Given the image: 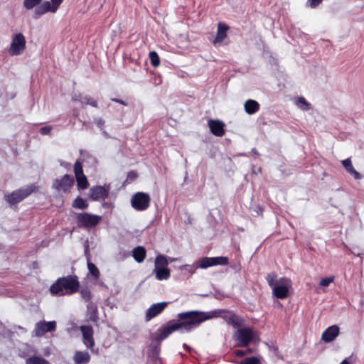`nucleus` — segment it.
<instances>
[{
	"mask_svg": "<svg viewBox=\"0 0 364 364\" xmlns=\"http://www.w3.org/2000/svg\"><path fill=\"white\" fill-rule=\"evenodd\" d=\"M218 312H203L202 311H188L179 313L178 321H171L166 326L159 328L156 333V340L161 341L173 332L180 330L183 333H188L197 328L200 325L217 316Z\"/></svg>",
	"mask_w": 364,
	"mask_h": 364,
	"instance_id": "1",
	"label": "nucleus"
},
{
	"mask_svg": "<svg viewBox=\"0 0 364 364\" xmlns=\"http://www.w3.org/2000/svg\"><path fill=\"white\" fill-rule=\"evenodd\" d=\"M79 285L77 276L69 275L58 278L50 286L49 291L51 295L55 296L70 295L77 291Z\"/></svg>",
	"mask_w": 364,
	"mask_h": 364,
	"instance_id": "2",
	"label": "nucleus"
},
{
	"mask_svg": "<svg viewBox=\"0 0 364 364\" xmlns=\"http://www.w3.org/2000/svg\"><path fill=\"white\" fill-rule=\"evenodd\" d=\"M258 337L257 332L253 328L244 326L239 327L232 335V339L235 341L237 347H247L258 339Z\"/></svg>",
	"mask_w": 364,
	"mask_h": 364,
	"instance_id": "3",
	"label": "nucleus"
},
{
	"mask_svg": "<svg viewBox=\"0 0 364 364\" xmlns=\"http://www.w3.org/2000/svg\"><path fill=\"white\" fill-rule=\"evenodd\" d=\"M36 188V186L31 184L14 191L11 193L5 194L4 198L9 205H13L22 201L24 198L32 193Z\"/></svg>",
	"mask_w": 364,
	"mask_h": 364,
	"instance_id": "4",
	"label": "nucleus"
},
{
	"mask_svg": "<svg viewBox=\"0 0 364 364\" xmlns=\"http://www.w3.org/2000/svg\"><path fill=\"white\" fill-rule=\"evenodd\" d=\"M26 41L21 33H15L11 37L9 53L11 55H19L26 49Z\"/></svg>",
	"mask_w": 364,
	"mask_h": 364,
	"instance_id": "5",
	"label": "nucleus"
},
{
	"mask_svg": "<svg viewBox=\"0 0 364 364\" xmlns=\"http://www.w3.org/2000/svg\"><path fill=\"white\" fill-rule=\"evenodd\" d=\"M218 312L217 316L215 318L221 317L223 318L228 324L232 325L235 328H239L245 324V320L235 314L232 311H227L223 309H215L213 311H210V312Z\"/></svg>",
	"mask_w": 364,
	"mask_h": 364,
	"instance_id": "6",
	"label": "nucleus"
},
{
	"mask_svg": "<svg viewBox=\"0 0 364 364\" xmlns=\"http://www.w3.org/2000/svg\"><path fill=\"white\" fill-rule=\"evenodd\" d=\"M150 196L143 192H137L131 198L132 208L137 211L146 210L150 204Z\"/></svg>",
	"mask_w": 364,
	"mask_h": 364,
	"instance_id": "7",
	"label": "nucleus"
},
{
	"mask_svg": "<svg viewBox=\"0 0 364 364\" xmlns=\"http://www.w3.org/2000/svg\"><path fill=\"white\" fill-rule=\"evenodd\" d=\"M101 219V216L88 213H81L77 215L78 225L85 228L95 227L100 223Z\"/></svg>",
	"mask_w": 364,
	"mask_h": 364,
	"instance_id": "8",
	"label": "nucleus"
},
{
	"mask_svg": "<svg viewBox=\"0 0 364 364\" xmlns=\"http://www.w3.org/2000/svg\"><path fill=\"white\" fill-rule=\"evenodd\" d=\"M291 287L290 279L282 277L278 280V284L272 289L273 295L277 299H284L288 296Z\"/></svg>",
	"mask_w": 364,
	"mask_h": 364,
	"instance_id": "9",
	"label": "nucleus"
},
{
	"mask_svg": "<svg viewBox=\"0 0 364 364\" xmlns=\"http://www.w3.org/2000/svg\"><path fill=\"white\" fill-rule=\"evenodd\" d=\"M228 264V258L226 257H202L198 262V268L207 269L217 265H226Z\"/></svg>",
	"mask_w": 364,
	"mask_h": 364,
	"instance_id": "10",
	"label": "nucleus"
},
{
	"mask_svg": "<svg viewBox=\"0 0 364 364\" xmlns=\"http://www.w3.org/2000/svg\"><path fill=\"white\" fill-rule=\"evenodd\" d=\"M74 184V178L69 174H65L61 178L55 180L53 187L58 192H68Z\"/></svg>",
	"mask_w": 364,
	"mask_h": 364,
	"instance_id": "11",
	"label": "nucleus"
},
{
	"mask_svg": "<svg viewBox=\"0 0 364 364\" xmlns=\"http://www.w3.org/2000/svg\"><path fill=\"white\" fill-rule=\"evenodd\" d=\"M56 330V322L51 321H39L36 323L34 332L37 337L43 336L46 333L53 332Z\"/></svg>",
	"mask_w": 364,
	"mask_h": 364,
	"instance_id": "12",
	"label": "nucleus"
},
{
	"mask_svg": "<svg viewBox=\"0 0 364 364\" xmlns=\"http://www.w3.org/2000/svg\"><path fill=\"white\" fill-rule=\"evenodd\" d=\"M110 186H96L90 188V197L92 200H105L107 198Z\"/></svg>",
	"mask_w": 364,
	"mask_h": 364,
	"instance_id": "13",
	"label": "nucleus"
},
{
	"mask_svg": "<svg viewBox=\"0 0 364 364\" xmlns=\"http://www.w3.org/2000/svg\"><path fill=\"white\" fill-rule=\"evenodd\" d=\"M169 304V302L162 301L152 304L146 311L145 321H149L160 314Z\"/></svg>",
	"mask_w": 364,
	"mask_h": 364,
	"instance_id": "14",
	"label": "nucleus"
},
{
	"mask_svg": "<svg viewBox=\"0 0 364 364\" xmlns=\"http://www.w3.org/2000/svg\"><path fill=\"white\" fill-rule=\"evenodd\" d=\"M80 331L82 334L83 343L87 348H92L95 346V341L93 338V328L91 326H82Z\"/></svg>",
	"mask_w": 364,
	"mask_h": 364,
	"instance_id": "15",
	"label": "nucleus"
},
{
	"mask_svg": "<svg viewBox=\"0 0 364 364\" xmlns=\"http://www.w3.org/2000/svg\"><path fill=\"white\" fill-rule=\"evenodd\" d=\"M339 327L333 325L328 327L321 335V340L325 343H331L339 335Z\"/></svg>",
	"mask_w": 364,
	"mask_h": 364,
	"instance_id": "16",
	"label": "nucleus"
},
{
	"mask_svg": "<svg viewBox=\"0 0 364 364\" xmlns=\"http://www.w3.org/2000/svg\"><path fill=\"white\" fill-rule=\"evenodd\" d=\"M210 132L215 136H222L225 133V124L220 120L211 119L208 122Z\"/></svg>",
	"mask_w": 364,
	"mask_h": 364,
	"instance_id": "17",
	"label": "nucleus"
},
{
	"mask_svg": "<svg viewBox=\"0 0 364 364\" xmlns=\"http://www.w3.org/2000/svg\"><path fill=\"white\" fill-rule=\"evenodd\" d=\"M90 355L87 351L77 350L73 356L75 364H87L90 360Z\"/></svg>",
	"mask_w": 364,
	"mask_h": 364,
	"instance_id": "18",
	"label": "nucleus"
},
{
	"mask_svg": "<svg viewBox=\"0 0 364 364\" xmlns=\"http://www.w3.org/2000/svg\"><path fill=\"white\" fill-rule=\"evenodd\" d=\"M48 12L55 13L50 6V1H43L41 4H38L34 10L35 18H38Z\"/></svg>",
	"mask_w": 364,
	"mask_h": 364,
	"instance_id": "19",
	"label": "nucleus"
},
{
	"mask_svg": "<svg viewBox=\"0 0 364 364\" xmlns=\"http://www.w3.org/2000/svg\"><path fill=\"white\" fill-rule=\"evenodd\" d=\"M244 109L248 114H253L259 109V104L254 100H247L244 104Z\"/></svg>",
	"mask_w": 364,
	"mask_h": 364,
	"instance_id": "20",
	"label": "nucleus"
},
{
	"mask_svg": "<svg viewBox=\"0 0 364 364\" xmlns=\"http://www.w3.org/2000/svg\"><path fill=\"white\" fill-rule=\"evenodd\" d=\"M153 272L155 274L156 279L159 281L167 280L171 275L170 270L167 267H154Z\"/></svg>",
	"mask_w": 364,
	"mask_h": 364,
	"instance_id": "21",
	"label": "nucleus"
},
{
	"mask_svg": "<svg viewBox=\"0 0 364 364\" xmlns=\"http://www.w3.org/2000/svg\"><path fill=\"white\" fill-rule=\"evenodd\" d=\"M146 250L142 246H137L132 251V257L138 263L142 262L146 257Z\"/></svg>",
	"mask_w": 364,
	"mask_h": 364,
	"instance_id": "22",
	"label": "nucleus"
},
{
	"mask_svg": "<svg viewBox=\"0 0 364 364\" xmlns=\"http://www.w3.org/2000/svg\"><path fill=\"white\" fill-rule=\"evenodd\" d=\"M228 26L222 23H219L218 26L217 35L214 40V43L223 41L227 36L226 32L228 30Z\"/></svg>",
	"mask_w": 364,
	"mask_h": 364,
	"instance_id": "23",
	"label": "nucleus"
},
{
	"mask_svg": "<svg viewBox=\"0 0 364 364\" xmlns=\"http://www.w3.org/2000/svg\"><path fill=\"white\" fill-rule=\"evenodd\" d=\"M294 103L298 108L303 111H307L311 108V104L304 97L296 98Z\"/></svg>",
	"mask_w": 364,
	"mask_h": 364,
	"instance_id": "24",
	"label": "nucleus"
},
{
	"mask_svg": "<svg viewBox=\"0 0 364 364\" xmlns=\"http://www.w3.org/2000/svg\"><path fill=\"white\" fill-rule=\"evenodd\" d=\"M26 364H50L49 362L39 355H33L26 360Z\"/></svg>",
	"mask_w": 364,
	"mask_h": 364,
	"instance_id": "25",
	"label": "nucleus"
},
{
	"mask_svg": "<svg viewBox=\"0 0 364 364\" xmlns=\"http://www.w3.org/2000/svg\"><path fill=\"white\" fill-rule=\"evenodd\" d=\"M168 264V262L167 258L164 255H158L155 259L154 267L161 268V267H167Z\"/></svg>",
	"mask_w": 364,
	"mask_h": 364,
	"instance_id": "26",
	"label": "nucleus"
},
{
	"mask_svg": "<svg viewBox=\"0 0 364 364\" xmlns=\"http://www.w3.org/2000/svg\"><path fill=\"white\" fill-rule=\"evenodd\" d=\"M73 207L77 209H86L88 204L81 197L77 196L73 203Z\"/></svg>",
	"mask_w": 364,
	"mask_h": 364,
	"instance_id": "27",
	"label": "nucleus"
},
{
	"mask_svg": "<svg viewBox=\"0 0 364 364\" xmlns=\"http://www.w3.org/2000/svg\"><path fill=\"white\" fill-rule=\"evenodd\" d=\"M77 185L79 189H86L88 186V181L85 175L76 176Z\"/></svg>",
	"mask_w": 364,
	"mask_h": 364,
	"instance_id": "28",
	"label": "nucleus"
},
{
	"mask_svg": "<svg viewBox=\"0 0 364 364\" xmlns=\"http://www.w3.org/2000/svg\"><path fill=\"white\" fill-rule=\"evenodd\" d=\"M277 275L275 272H270L266 277V280L272 289L278 284Z\"/></svg>",
	"mask_w": 364,
	"mask_h": 364,
	"instance_id": "29",
	"label": "nucleus"
},
{
	"mask_svg": "<svg viewBox=\"0 0 364 364\" xmlns=\"http://www.w3.org/2000/svg\"><path fill=\"white\" fill-rule=\"evenodd\" d=\"M79 102L81 103V105H90L93 107H97V101L93 98H91L88 96H84L80 100H79Z\"/></svg>",
	"mask_w": 364,
	"mask_h": 364,
	"instance_id": "30",
	"label": "nucleus"
},
{
	"mask_svg": "<svg viewBox=\"0 0 364 364\" xmlns=\"http://www.w3.org/2000/svg\"><path fill=\"white\" fill-rule=\"evenodd\" d=\"M149 56L152 66L156 68L159 65L160 58L156 51H151Z\"/></svg>",
	"mask_w": 364,
	"mask_h": 364,
	"instance_id": "31",
	"label": "nucleus"
},
{
	"mask_svg": "<svg viewBox=\"0 0 364 364\" xmlns=\"http://www.w3.org/2000/svg\"><path fill=\"white\" fill-rule=\"evenodd\" d=\"M87 269L89 272L95 278L98 279L100 277V271L96 265L90 262H87Z\"/></svg>",
	"mask_w": 364,
	"mask_h": 364,
	"instance_id": "32",
	"label": "nucleus"
},
{
	"mask_svg": "<svg viewBox=\"0 0 364 364\" xmlns=\"http://www.w3.org/2000/svg\"><path fill=\"white\" fill-rule=\"evenodd\" d=\"M80 295L82 299L85 301L88 302L92 298V294L88 287L82 288L80 290Z\"/></svg>",
	"mask_w": 364,
	"mask_h": 364,
	"instance_id": "33",
	"label": "nucleus"
},
{
	"mask_svg": "<svg viewBox=\"0 0 364 364\" xmlns=\"http://www.w3.org/2000/svg\"><path fill=\"white\" fill-rule=\"evenodd\" d=\"M41 1V0H24L23 4L27 10H30L36 8Z\"/></svg>",
	"mask_w": 364,
	"mask_h": 364,
	"instance_id": "34",
	"label": "nucleus"
},
{
	"mask_svg": "<svg viewBox=\"0 0 364 364\" xmlns=\"http://www.w3.org/2000/svg\"><path fill=\"white\" fill-rule=\"evenodd\" d=\"M74 172H75V177L82 176V175H85L83 173L82 165L81 162H80L79 161H76L75 163Z\"/></svg>",
	"mask_w": 364,
	"mask_h": 364,
	"instance_id": "35",
	"label": "nucleus"
},
{
	"mask_svg": "<svg viewBox=\"0 0 364 364\" xmlns=\"http://www.w3.org/2000/svg\"><path fill=\"white\" fill-rule=\"evenodd\" d=\"M240 364H260V359L255 356L249 357L241 361Z\"/></svg>",
	"mask_w": 364,
	"mask_h": 364,
	"instance_id": "36",
	"label": "nucleus"
},
{
	"mask_svg": "<svg viewBox=\"0 0 364 364\" xmlns=\"http://www.w3.org/2000/svg\"><path fill=\"white\" fill-rule=\"evenodd\" d=\"M87 309H88V310H90L91 311L90 318L92 319V320H96V318H97V307L95 306H94V304L92 303H89L87 304Z\"/></svg>",
	"mask_w": 364,
	"mask_h": 364,
	"instance_id": "37",
	"label": "nucleus"
},
{
	"mask_svg": "<svg viewBox=\"0 0 364 364\" xmlns=\"http://www.w3.org/2000/svg\"><path fill=\"white\" fill-rule=\"evenodd\" d=\"M334 280L333 277H325L320 281V285L322 287H328Z\"/></svg>",
	"mask_w": 364,
	"mask_h": 364,
	"instance_id": "38",
	"label": "nucleus"
},
{
	"mask_svg": "<svg viewBox=\"0 0 364 364\" xmlns=\"http://www.w3.org/2000/svg\"><path fill=\"white\" fill-rule=\"evenodd\" d=\"M348 172L355 179V180H360L362 178V175L358 172L353 167L352 168H350Z\"/></svg>",
	"mask_w": 364,
	"mask_h": 364,
	"instance_id": "39",
	"label": "nucleus"
},
{
	"mask_svg": "<svg viewBox=\"0 0 364 364\" xmlns=\"http://www.w3.org/2000/svg\"><path fill=\"white\" fill-rule=\"evenodd\" d=\"M50 6L54 12L57 11L60 4L63 2V0H50Z\"/></svg>",
	"mask_w": 364,
	"mask_h": 364,
	"instance_id": "40",
	"label": "nucleus"
},
{
	"mask_svg": "<svg viewBox=\"0 0 364 364\" xmlns=\"http://www.w3.org/2000/svg\"><path fill=\"white\" fill-rule=\"evenodd\" d=\"M342 164L347 171L353 167L350 158L343 160Z\"/></svg>",
	"mask_w": 364,
	"mask_h": 364,
	"instance_id": "41",
	"label": "nucleus"
},
{
	"mask_svg": "<svg viewBox=\"0 0 364 364\" xmlns=\"http://www.w3.org/2000/svg\"><path fill=\"white\" fill-rule=\"evenodd\" d=\"M51 130H52L51 126H45V127H41L39 132H40L41 134H42V135H48L50 134Z\"/></svg>",
	"mask_w": 364,
	"mask_h": 364,
	"instance_id": "42",
	"label": "nucleus"
},
{
	"mask_svg": "<svg viewBox=\"0 0 364 364\" xmlns=\"http://www.w3.org/2000/svg\"><path fill=\"white\" fill-rule=\"evenodd\" d=\"M322 1V0H308L307 1V4L309 6H310L311 8H315Z\"/></svg>",
	"mask_w": 364,
	"mask_h": 364,
	"instance_id": "43",
	"label": "nucleus"
},
{
	"mask_svg": "<svg viewBox=\"0 0 364 364\" xmlns=\"http://www.w3.org/2000/svg\"><path fill=\"white\" fill-rule=\"evenodd\" d=\"M95 123L97 124V126L101 129H103V127L105 125V120L102 118H96L95 119Z\"/></svg>",
	"mask_w": 364,
	"mask_h": 364,
	"instance_id": "44",
	"label": "nucleus"
},
{
	"mask_svg": "<svg viewBox=\"0 0 364 364\" xmlns=\"http://www.w3.org/2000/svg\"><path fill=\"white\" fill-rule=\"evenodd\" d=\"M111 100L113 101V102L119 103V104H121V105H122L124 106H127V103L125 101L122 100H119V99H117V98H112Z\"/></svg>",
	"mask_w": 364,
	"mask_h": 364,
	"instance_id": "45",
	"label": "nucleus"
},
{
	"mask_svg": "<svg viewBox=\"0 0 364 364\" xmlns=\"http://www.w3.org/2000/svg\"><path fill=\"white\" fill-rule=\"evenodd\" d=\"M84 96H82L80 94H74L72 96V100L75 102H79V100H80Z\"/></svg>",
	"mask_w": 364,
	"mask_h": 364,
	"instance_id": "46",
	"label": "nucleus"
},
{
	"mask_svg": "<svg viewBox=\"0 0 364 364\" xmlns=\"http://www.w3.org/2000/svg\"><path fill=\"white\" fill-rule=\"evenodd\" d=\"M245 351L242 350H237L235 351V354L238 357H242L243 355H245Z\"/></svg>",
	"mask_w": 364,
	"mask_h": 364,
	"instance_id": "47",
	"label": "nucleus"
},
{
	"mask_svg": "<svg viewBox=\"0 0 364 364\" xmlns=\"http://www.w3.org/2000/svg\"><path fill=\"white\" fill-rule=\"evenodd\" d=\"M136 173H135L134 172H130L129 174H128V178H131V179H134L135 178H136Z\"/></svg>",
	"mask_w": 364,
	"mask_h": 364,
	"instance_id": "48",
	"label": "nucleus"
},
{
	"mask_svg": "<svg viewBox=\"0 0 364 364\" xmlns=\"http://www.w3.org/2000/svg\"><path fill=\"white\" fill-rule=\"evenodd\" d=\"M340 364H350L349 360H348V358H346L344 359Z\"/></svg>",
	"mask_w": 364,
	"mask_h": 364,
	"instance_id": "49",
	"label": "nucleus"
},
{
	"mask_svg": "<svg viewBox=\"0 0 364 364\" xmlns=\"http://www.w3.org/2000/svg\"><path fill=\"white\" fill-rule=\"evenodd\" d=\"M61 165H63V164H61ZM63 166H70V164H68V163H65V164H63Z\"/></svg>",
	"mask_w": 364,
	"mask_h": 364,
	"instance_id": "50",
	"label": "nucleus"
},
{
	"mask_svg": "<svg viewBox=\"0 0 364 364\" xmlns=\"http://www.w3.org/2000/svg\"><path fill=\"white\" fill-rule=\"evenodd\" d=\"M103 134H105V136H107V137L108 136L107 133L104 130H103Z\"/></svg>",
	"mask_w": 364,
	"mask_h": 364,
	"instance_id": "51",
	"label": "nucleus"
},
{
	"mask_svg": "<svg viewBox=\"0 0 364 364\" xmlns=\"http://www.w3.org/2000/svg\"><path fill=\"white\" fill-rule=\"evenodd\" d=\"M183 347H184L185 348H188V346L186 344H183Z\"/></svg>",
	"mask_w": 364,
	"mask_h": 364,
	"instance_id": "52",
	"label": "nucleus"
}]
</instances>
